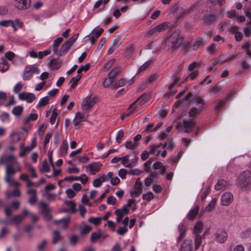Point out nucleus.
<instances>
[{
	"label": "nucleus",
	"mask_w": 251,
	"mask_h": 251,
	"mask_svg": "<svg viewBox=\"0 0 251 251\" xmlns=\"http://www.w3.org/2000/svg\"><path fill=\"white\" fill-rule=\"evenodd\" d=\"M195 249H198L201 246V241L203 239L202 237L199 234L195 235Z\"/></svg>",
	"instance_id": "nucleus-40"
},
{
	"label": "nucleus",
	"mask_w": 251,
	"mask_h": 251,
	"mask_svg": "<svg viewBox=\"0 0 251 251\" xmlns=\"http://www.w3.org/2000/svg\"><path fill=\"white\" fill-rule=\"evenodd\" d=\"M101 220V219L100 217H96V218L90 217L89 218L88 221L89 223H93L95 225L97 226V225H98L99 224H100V223Z\"/></svg>",
	"instance_id": "nucleus-58"
},
{
	"label": "nucleus",
	"mask_w": 251,
	"mask_h": 251,
	"mask_svg": "<svg viewBox=\"0 0 251 251\" xmlns=\"http://www.w3.org/2000/svg\"><path fill=\"white\" fill-rule=\"evenodd\" d=\"M203 45V40L202 38L199 37L197 38L194 42L192 48L194 50H198L200 47Z\"/></svg>",
	"instance_id": "nucleus-34"
},
{
	"label": "nucleus",
	"mask_w": 251,
	"mask_h": 251,
	"mask_svg": "<svg viewBox=\"0 0 251 251\" xmlns=\"http://www.w3.org/2000/svg\"><path fill=\"white\" fill-rule=\"evenodd\" d=\"M103 31V29L101 28H94L90 33L91 35H94V37L98 38L100 36Z\"/></svg>",
	"instance_id": "nucleus-39"
},
{
	"label": "nucleus",
	"mask_w": 251,
	"mask_h": 251,
	"mask_svg": "<svg viewBox=\"0 0 251 251\" xmlns=\"http://www.w3.org/2000/svg\"><path fill=\"white\" fill-rule=\"evenodd\" d=\"M217 202V199L214 198L212 199L211 201L208 203V204L205 207V211L207 212L211 211L215 208L216 203Z\"/></svg>",
	"instance_id": "nucleus-35"
},
{
	"label": "nucleus",
	"mask_w": 251,
	"mask_h": 251,
	"mask_svg": "<svg viewBox=\"0 0 251 251\" xmlns=\"http://www.w3.org/2000/svg\"><path fill=\"white\" fill-rule=\"evenodd\" d=\"M226 184L227 182L225 180L220 179L218 180L217 183L215 184L214 188L216 191L224 190L226 188Z\"/></svg>",
	"instance_id": "nucleus-26"
},
{
	"label": "nucleus",
	"mask_w": 251,
	"mask_h": 251,
	"mask_svg": "<svg viewBox=\"0 0 251 251\" xmlns=\"http://www.w3.org/2000/svg\"><path fill=\"white\" fill-rule=\"evenodd\" d=\"M39 209L42 214L44 215L46 219L50 220L51 218V215L50 214V208L48 204L43 201L39 203Z\"/></svg>",
	"instance_id": "nucleus-10"
},
{
	"label": "nucleus",
	"mask_w": 251,
	"mask_h": 251,
	"mask_svg": "<svg viewBox=\"0 0 251 251\" xmlns=\"http://www.w3.org/2000/svg\"><path fill=\"white\" fill-rule=\"evenodd\" d=\"M177 229L179 234L176 241L178 243L186 235V227L183 223H180L178 226Z\"/></svg>",
	"instance_id": "nucleus-16"
},
{
	"label": "nucleus",
	"mask_w": 251,
	"mask_h": 251,
	"mask_svg": "<svg viewBox=\"0 0 251 251\" xmlns=\"http://www.w3.org/2000/svg\"><path fill=\"white\" fill-rule=\"evenodd\" d=\"M91 230V226L88 225H85L84 226L80 228V233L82 235H85L88 233Z\"/></svg>",
	"instance_id": "nucleus-48"
},
{
	"label": "nucleus",
	"mask_w": 251,
	"mask_h": 251,
	"mask_svg": "<svg viewBox=\"0 0 251 251\" xmlns=\"http://www.w3.org/2000/svg\"><path fill=\"white\" fill-rule=\"evenodd\" d=\"M66 204L68 206H70L69 211H70L72 213H74L76 212V210L75 208V204L73 201H66Z\"/></svg>",
	"instance_id": "nucleus-55"
},
{
	"label": "nucleus",
	"mask_w": 251,
	"mask_h": 251,
	"mask_svg": "<svg viewBox=\"0 0 251 251\" xmlns=\"http://www.w3.org/2000/svg\"><path fill=\"white\" fill-rule=\"evenodd\" d=\"M11 185L10 186H11ZM13 186V185H12ZM21 185L19 187H16V188L12 191H6L5 192V195L7 198H10L11 197H19L21 196V194L20 191L18 189Z\"/></svg>",
	"instance_id": "nucleus-24"
},
{
	"label": "nucleus",
	"mask_w": 251,
	"mask_h": 251,
	"mask_svg": "<svg viewBox=\"0 0 251 251\" xmlns=\"http://www.w3.org/2000/svg\"><path fill=\"white\" fill-rule=\"evenodd\" d=\"M203 19L205 23L210 24L215 20L216 16L213 14H211L203 17Z\"/></svg>",
	"instance_id": "nucleus-41"
},
{
	"label": "nucleus",
	"mask_w": 251,
	"mask_h": 251,
	"mask_svg": "<svg viewBox=\"0 0 251 251\" xmlns=\"http://www.w3.org/2000/svg\"><path fill=\"white\" fill-rule=\"evenodd\" d=\"M124 136V132L122 130H119L116 135V141L120 144L122 142V138Z\"/></svg>",
	"instance_id": "nucleus-56"
},
{
	"label": "nucleus",
	"mask_w": 251,
	"mask_h": 251,
	"mask_svg": "<svg viewBox=\"0 0 251 251\" xmlns=\"http://www.w3.org/2000/svg\"><path fill=\"white\" fill-rule=\"evenodd\" d=\"M121 43L122 41L121 39H120L119 38H117L113 40L110 47L113 48L114 49L116 50L121 44Z\"/></svg>",
	"instance_id": "nucleus-51"
},
{
	"label": "nucleus",
	"mask_w": 251,
	"mask_h": 251,
	"mask_svg": "<svg viewBox=\"0 0 251 251\" xmlns=\"http://www.w3.org/2000/svg\"><path fill=\"white\" fill-rule=\"evenodd\" d=\"M19 99L22 100H26L28 103H31L36 98L33 93L23 92L19 94Z\"/></svg>",
	"instance_id": "nucleus-13"
},
{
	"label": "nucleus",
	"mask_w": 251,
	"mask_h": 251,
	"mask_svg": "<svg viewBox=\"0 0 251 251\" xmlns=\"http://www.w3.org/2000/svg\"><path fill=\"white\" fill-rule=\"evenodd\" d=\"M6 162L9 164L5 165L6 171L4 178L5 182L9 186H20V184L13 178L14 175L17 172L21 171V168L20 167L18 162L12 154L9 155L7 157L5 156H2L0 158V164H3Z\"/></svg>",
	"instance_id": "nucleus-1"
},
{
	"label": "nucleus",
	"mask_w": 251,
	"mask_h": 251,
	"mask_svg": "<svg viewBox=\"0 0 251 251\" xmlns=\"http://www.w3.org/2000/svg\"><path fill=\"white\" fill-rule=\"evenodd\" d=\"M214 235L215 236V240L218 243H223L226 240L227 234L225 229H217Z\"/></svg>",
	"instance_id": "nucleus-8"
},
{
	"label": "nucleus",
	"mask_w": 251,
	"mask_h": 251,
	"mask_svg": "<svg viewBox=\"0 0 251 251\" xmlns=\"http://www.w3.org/2000/svg\"><path fill=\"white\" fill-rule=\"evenodd\" d=\"M225 103V100H218L215 104L214 109L216 111L219 110L221 108H222Z\"/></svg>",
	"instance_id": "nucleus-54"
},
{
	"label": "nucleus",
	"mask_w": 251,
	"mask_h": 251,
	"mask_svg": "<svg viewBox=\"0 0 251 251\" xmlns=\"http://www.w3.org/2000/svg\"><path fill=\"white\" fill-rule=\"evenodd\" d=\"M37 118H38L37 114H35V113H34V114L31 113L29 114V115L27 117H26L25 119V123H27L31 120L35 121L37 119Z\"/></svg>",
	"instance_id": "nucleus-63"
},
{
	"label": "nucleus",
	"mask_w": 251,
	"mask_h": 251,
	"mask_svg": "<svg viewBox=\"0 0 251 251\" xmlns=\"http://www.w3.org/2000/svg\"><path fill=\"white\" fill-rule=\"evenodd\" d=\"M192 248V242L191 240H184L180 248V251H191Z\"/></svg>",
	"instance_id": "nucleus-19"
},
{
	"label": "nucleus",
	"mask_w": 251,
	"mask_h": 251,
	"mask_svg": "<svg viewBox=\"0 0 251 251\" xmlns=\"http://www.w3.org/2000/svg\"><path fill=\"white\" fill-rule=\"evenodd\" d=\"M239 183L243 191H247L251 182V172L246 171L242 172L239 176Z\"/></svg>",
	"instance_id": "nucleus-3"
},
{
	"label": "nucleus",
	"mask_w": 251,
	"mask_h": 251,
	"mask_svg": "<svg viewBox=\"0 0 251 251\" xmlns=\"http://www.w3.org/2000/svg\"><path fill=\"white\" fill-rule=\"evenodd\" d=\"M138 144L135 143V142L131 140L127 141L125 143L126 148L129 150H134L138 147Z\"/></svg>",
	"instance_id": "nucleus-38"
},
{
	"label": "nucleus",
	"mask_w": 251,
	"mask_h": 251,
	"mask_svg": "<svg viewBox=\"0 0 251 251\" xmlns=\"http://www.w3.org/2000/svg\"><path fill=\"white\" fill-rule=\"evenodd\" d=\"M23 111V107L21 105L15 106L12 110V113L14 115L20 117L22 115Z\"/></svg>",
	"instance_id": "nucleus-32"
},
{
	"label": "nucleus",
	"mask_w": 251,
	"mask_h": 251,
	"mask_svg": "<svg viewBox=\"0 0 251 251\" xmlns=\"http://www.w3.org/2000/svg\"><path fill=\"white\" fill-rule=\"evenodd\" d=\"M203 228V225L201 221H198L197 222L193 229V233L195 235L196 234H199L202 231Z\"/></svg>",
	"instance_id": "nucleus-27"
},
{
	"label": "nucleus",
	"mask_w": 251,
	"mask_h": 251,
	"mask_svg": "<svg viewBox=\"0 0 251 251\" xmlns=\"http://www.w3.org/2000/svg\"><path fill=\"white\" fill-rule=\"evenodd\" d=\"M195 102L196 103V107H201L202 111L205 103L204 100L201 98H198L196 99Z\"/></svg>",
	"instance_id": "nucleus-43"
},
{
	"label": "nucleus",
	"mask_w": 251,
	"mask_h": 251,
	"mask_svg": "<svg viewBox=\"0 0 251 251\" xmlns=\"http://www.w3.org/2000/svg\"><path fill=\"white\" fill-rule=\"evenodd\" d=\"M23 215H15L13 216L11 219L8 220H5L2 222L3 224H10L13 223L15 225L20 224L23 221Z\"/></svg>",
	"instance_id": "nucleus-15"
},
{
	"label": "nucleus",
	"mask_w": 251,
	"mask_h": 251,
	"mask_svg": "<svg viewBox=\"0 0 251 251\" xmlns=\"http://www.w3.org/2000/svg\"><path fill=\"white\" fill-rule=\"evenodd\" d=\"M27 194L30 196L28 202L30 204H34L37 201V192L36 190L29 188L27 191Z\"/></svg>",
	"instance_id": "nucleus-17"
},
{
	"label": "nucleus",
	"mask_w": 251,
	"mask_h": 251,
	"mask_svg": "<svg viewBox=\"0 0 251 251\" xmlns=\"http://www.w3.org/2000/svg\"><path fill=\"white\" fill-rule=\"evenodd\" d=\"M63 41V38L60 37L57 38L55 39L52 46H51L50 48L51 49L52 48L53 51L54 53H56L57 51V47L59 46V45Z\"/></svg>",
	"instance_id": "nucleus-29"
},
{
	"label": "nucleus",
	"mask_w": 251,
	"mask_h": 251,
	"mask_svg": "<svg viewBox=\"0 0 251 251\" xmlns=\"http://www.w3.org/2000/svg\"><path fill=\"white\" fill-rule=\"evenodd\" d=\"M24 84L22 83V82L20 81L18 83H17L13 88V92L15 94L19 93L23 89Z\"/></svg>",
	"instance_id": "nucleus-50"
},
{
	"label": "nucleus",
	"mask_w": 251,
	"mask_h": 251,
	"mask_svg": "<svg viewBox=\"0 0 251 251\" xmlns=\"http://www.w3.org/2000/svg\"><path fill=\"white\" fill-rule=\"evenodd\" d=\"M169 23L164 22L161 24H159L154 27H153L147 32L148 35H151L153 34H158L163 32L169 27Z\"/></svg>",
	"instance_id": "nucleus-5"
},
{
	"label": "nucleus",
	"mask_w": 251,
	"mask_h": 251,
	"mask_svg": "<svg viewBox=\"0 0 251 251\" xmlns=\"http://www.w3.org/2000/svg\"><path fill=\"white\" fill-rule=\"evenodd\" d=\"M162 145L161 143L158 144H154L150 146L149 148V151L151 154H153L155 151L157 150Z\"/></svg>",
	"instance_id": "nucleus-42"
},
{
	"label": "nucleus",
	"mask_w": 251,
	"mask_h": 251,
	"mask_svg": "<svg viewBox=\"0 0 251 251\" xmlns=\"http://www.w3.org/2000/svg\"><path fill=\"white\" fill-rule=\"evenodd\" d=\"M96 103V98L91 96L86 97L82 102L81 108L83 111L89 110Z\"/></svg>",
	"instance_id": "nucleus-7"
},
{
	"label": "nucleus",
	"mask_w": 251,
	"mask_h": 251,
	"mask_svg": "<svg viewBox=\"0 0 251 251\" xmlns=\"http://www.w3.org/2000/svg\"><path fill=\"white\" fill-rule=\"evenodd\" d=\"M196 125L195 121L192 119L190 120H184L182 122V126L184 131L186 133L190 132Z\"/></svg>",
	"instance_id": "nucleus-14"
},
{
	"label": "nucleus",
	"mask_w": 251,
	"mask_h": 251,
	"mask_svg": "<svg viewBox=\"0 0 251 251\" xmlns=\"http://www.w3.org/2000/svg\"><path fill=\"white\" fill-rule=\"evenodd\" d=\"M143 199L146 201H151L153 198V195L151 192H148L147 193L143 195Z\"/></svg>",
	"instance_id": "nucleus-64"
},
{
	"label": "nucleus",
	"mask_w": 251,
	"mask_h": 251,
	"mask_svg": "<svg viewBox=\"0 0 251 251\" xmlns=\"http://www.w3.org/2000/svg\"><path fill=\"white\" fill-rule=\"evenodd\" d=\"M183 38L179 34V32H174L165 41V48L171 52L176 50L180 46Z\"/></svg>",
	"instance_id": "nucleus-2"
},
{
	"label": "nucleus",
	"mask_w": 251,
	"mask_h": 251,
	"mask_svg": "<svg viewBox=\"0 0 251 251\" xmlns=\"http://www.w3.org/2000/svg\"><path fill=\"white\" fill-rule=\"evenodd\" d=\"M31 5V0H15V6L19 10H25Z\"/></svg>",
	"instance_id": "nucleus-12"
},
{
	"label": "nucleus",
	"mask_w": 251,
	"mask_h": 251,
	"mask_svg": "<svg viewBox=\"0 0 251 251\" xmlns=\"http://www.w3.org/2000/svg\"><path fill=\"white\" fill-rule=\"evenodd\" d=\"M87 116L85 114L81 113L79 112H77L75 114V119H76L80 122L85 121L87 120Z\"/></svg>",
	"instance_id": "nucleus-47"
},
{
	"label": "nucleus",
	"mask_w": 251,
	"mask_h": 251,
	"mask_svg": "<svg viewBox=\"0 0 251 251\" xmlns=\"http://www.w3.org/2000/svg\"><path fill=\"white\" fill-rule=\"evenodd\" d=\"M201 111V107H194L191 108L189 111L188 115L190 117L194 118L198 115Z\"/></svg>",
	"instance_id": "nucleus-28"
},
{
	"label": "nucleus",
	"mask_w": 251,
	"mask_h": 251,
	"mask_svg": "<svg viewBox=\"0 0 251 251\" xmlns=\"http://www.w3.org/2000/svg\"><path fill=\"white\" fill-rule=\"evenodd\" d=\"M121 70L120 67H116L114 68L108 74V77L109 78L114 79V78L117 75L120 73Z\"/></svg>",
	"instance_id": "nucleus-36"
},
{
	"label": "nucleus",
	"mask_w": 251,
	"mask_h": 251,
	"mask_svg": "<svg viewBox=\"0 0 251 251\" xmlns=\"http://www.w3.org/2000/svg\"><path fill=\"white\" fill-rule=\"evenodd\" d=\"M68 148V143L67 141L64 140L62 146L60 148V151L62 156L67 154Z\"/></svg>",
	"instance_id": "nucleus-30"
},
{
	"label": "nucleus",
	"mask_w": 251,
	"mask_h": 251,
	"mask_svg": "<svg viewBox=\"0 0 251 251\" xmlns=\"http://www.w3.org/2000/svg\"><path fill=\"white\" fill-rule=\"evenodd\" d=\"M47 243V241L45 239L42 240L41 242L39 243L37 245V249L39 251H43L46 247Z\"/></svg>",
	"instance_id": "nucleus-62"
},
{
	"label": "nucleus",
	"mask_w": 251,
	"mask_h": 251,
	"mask_svg": "<svg viewBox=\"0 0 251 251\" xmlns=\"http://www.w3.org/2000/svg\"><path fill=\"white\" fill-rule=\"evenodd\" d=\"M115 62L114 59H111L107 61L103 67V70L104 72L107 71L112 66Z\"/></svg>",
	"instance_id": "nucleus-49"
},
{
	"label": "nucleus",
	"mask_w": 251,
	"mask_h": 251,
	"mask_svg": "<svg viewBox=\"0 0 251 251\" xmlns=\"http://www.w3.org/2000/svg\"><path fill=\"white\" fill-rule=\"evenodd\" d=\"M137 100H136L135 101H134L133 103H132L129 107H128V110L129 111V112L128 113H124V115L126 117H128L129 116H130L131 115V113H133V112L134 111V110L137 107V105H136V103L137 102Z\"/></svg>",
	"instance_id": "nucleus-33"
},
{
	"label": "nucleus",
	"mask_w": 251,
	"mask_h": 251,
	"mask_svg": "<svg viewBox=\"0 0 251 251\" xmlns=\"http://www.w3.org/2000/svg\"><path fill=\"white\" fill-rule=\"evenodd\" d=\"M70 222V218L67 217L62 218L60 220H56L54 223L56 225H58L60 227L65 228L68 226Z\"/></svg>",
	"instance_id": "nucleus-22"
},
{
	"label": "nucleus",
	"mask_w": 251,
	"mask_h": 251,
	"mask_svg": "<svg viewBox=\"0 0 251 251\" xmlns=\"http://www.w3.org/2000/svg\"><path fill=\"white\" fill-rule=\"evenodd\" d=\"M101 163L96 162L88 164L86 166V168L87 172L89 171L93 175H94L101 170Z\"/></svg>",
	"instance_id": "nucleus-11"
},
{
	"label": "nucleus",
	"mask_w": 251,
	"mask_h": 251,
	"mask_svg": "<svg viewBox=\"0 0 251 251\" xmlns=\"http://www.w3.org/2000/svg\"><path fill=\"white\" fill-rule=\"evenodd\" d=\"M153 60L150 59L145 62L138 69V73L141 72L148 68L152 62Z\"/></svg>",
	"instance_id": "nucleus-46"
},
{
	"label": "nucleus",
	"mask_w": 251,
	"mask_h": 251,
	"mask_svg": "<svg viewBox=\"0 0 251 251\" xmlns=\"http://www.w3.org/2000/svg\"><path fill=\"white\" fill-rule=\"evenodd\" d=\"M129 155H126L123 157H121L122 164L126 168H131L135 166L138 161V157L135 156L133 159L131 161L129 160Z\"/></svg>",
	"instance_id": "nucleus-9"
},
{
	"label": "nucleus",
	"mask_w": 251,
	"mask_h": 251,
	"mask_svg": "<svg viewBox=\"0 0 251 251\" xmlns=\"http://www.w3.org/2000/svg\"><path fill=\"white\" fill-rule=\"evenodd\" d=\"M153 160V158H150L147 161L144 163V171L149 172L150 171V165L151 164Z\"/></svg>",
	"instance_id": "nucleus-59"
},
{
	"label": "nucleus",
	"mask_w": 251,
	"mask_h": 251,
	"mask_svg": "<svg viewBox=\"0 0 251 251\" xmlns=\"http://www.w3.org/2000/svg\"><path fill=\"white\" fill-rule=\"evenodd\" d=\"M39 72V70L34 65L26 66L23 74V79L25 80H29L32 77L33 74H38Z\"/></svg>",
	"instance_id": "nucleus-4"
},
{
	"label": "nucleus",
	"mask_w": 251,
	"mask_h": 251,
	"mask_svg": "<svg viewBox=\"0 0 251 251\" xmlns=\"http://www.w3.org/2000/svg\"><path fill=\"white\" fill-rule=\"evenodd\" d=\"M199 211V206H196L193 209L191 210L187 214V218L190 221L194 220L197 216Z\"/></svg>",
	"instance_id": "nucleus-21"
},
{
	"label": "nucleus",
	"mask_w": 251,
	"mask_h": 251,
	"mask_svg": "<svg viewBox=\"0 0 251 251\" xmlns=\"http://www.w3.org/2000/svg\"><path fill=\"white\" fill-rule=\"evenodd\" d=\"M105 176L106 178L107 179V181L110 180V183L113 185H116L118 184L120 182V180L118 177H113V174L112 172L108 173Z\"/></svg>",
	"instance_id": "nucleus-20"
},
{
	"label": "nucleus",
	"mask_w": 251,
	"mask_h": 251,
	"mask_svg": "<svg viewBox=\"0 0 251 251\" xmlns=\"http://www.w3.org/2000/svg\"><path fill=\"white\" fill-rule=\"evenodd\" d=\"M234 199L233 195L229 192L224 193L221 196L220 199V203L223 206H229L233 201Z\"/></svg>",
	"instance_id": "nucleus-6"
},
{
	"label": "nucleus",
	"mask_w": 251,
	"mask_h": 251,
	"mask_svg": "<svg viewBox=\"0 0 251 251\" xmlns=\"http://www.w3.org/2000/svg\"><path fill=\"white\" fill-rule=\"evenodd\" d=\"M48 60L49 66L51 69L57 70L61 67V63L52 56H50Z\"/></svg>",
	"instance_id": "nucleus-18"
},
{
	"label": "nucleus",
	"mask_w": 251,
	"mask_h": 251,
	"mask_svg": "<svg viewBox=\"0 0 251 251\" xmlns=\"http://www.w3.org/2000/svg\"><path fill=\"white\" fill-rule=\"evenodd\" d=\"M73 44L68 40L62 45L60 50V55L66 53L72 46Z\"/></svg>",
	"instance_id": "nucleus-23"
},
{
	"label": "nucleus",
	"mask_w": 251,
	"mask_h": 251,
	"mask_svg": "<svg viewBox=\"0 0 251 251\" xmlns=\"http://www.w3.org/2000/svg\"><path fill=\"white\" fill-rule=\"evenodd\" d=\"M57 116V113L56 112V109H54L51 113V116L50 119V122L51 125H53L56 121V117Z\"/></svg>",
	"instance_id": "nucleus-53"
},
{
	"label": "nucleus",
	"mask_w": 251,
	"mask_h": 251,
	"mask_svg": "<svg viewBox=\"0 0 251 251\" xmlns=\"http://www.w3.org/2000/svg\"><path fill=\"white\" fill-rule=\"evenodd\" d=\"M49 100L50 98L48 96L41 98L37 105V107L38 108L45 106L48 103Z\"/></svg>",
	"instance_id": "nucleus-37"
},
{
	"label": "nucleus",
	"mask_w": 251,
	"mask_h": 251,
	"mask_svg": "<svg viewBox=\"0 0 251 251\" xmlns=\"http://www.w3.org/2000/svg\"><path fill=\"white\" fill-rule=\"evenodd\" d=\"M61 237L60 235L59 231H54L53 232L52 243L53 244H56L57 242L61 240Z\"/></svg>",
	"instance_id": "nucleus-45"
},
{
	"label": "nucleus",
	"mask_w": 251,
	"mask_h": 251,
	"mask_svg": "<svg viewBox=\"0 0 251 251\" xmlns=\"http://www.w3.org/2000/svg\"><path fill=\"white\" fill-rule=\"evenodd\" d=\"M180 76L178 75L176 76L174 81L168 85V89L169 90L173 89V88L177 85Z\"/></svg>",
	"instance_id": "nucleus-61"
},
{
	"label": "nucleus",
	"mask_w": 251,
	"mask_h": 251,
	"mask_svg": "<svg viewBox=\"0 0 251 251\" xmlns=\"http://www.w3.org/2000/svg\"><path fill=\"white\" fill-rule=\"evenodd\" d=\"M100 232H93L91 234V237H90V240L92 242H95L97 239L100 238Z\"/></svg>",
	"instance_id": "nucleus-60"
},
{
	"label": "nucleus",
	"mask_w": 251,
	"mask_h": 251,
	"mask_svg": "<svg viewBox=\"0 0 251 251\" xmlns=\"http://www.w3.org/2000/svg\"><path fill=\"white\" fill-rule=\"evenodd\" d=\"M50 171V167L46 160H44L42 162V168L41 169L42 172H49Z\"/></svg>",
	"instance_id": "nucleus-57"
},
{
	"label": "nucleus",
	"mask_w": 251,
	"mask_h": 251,
	"mask_svg": "<svg viewBox=\"0 0 251 251\" xmlns=\"http://www.w3.org/2000/svg\"><path fill=\"white\" fill-rule=\"evenodd\" d=\"M216 44L213 43H212L210 46L207 47L206 49L207 52L209 54H213L215 53L216 50Z\"/></svg>",
	"instance_id": "nucleus-44"
},
{
	"label": "nucleus",
	"mask_w": 251,
	"mask_h": 251,
	"mask_svg": "<svg viewBox=\"0 0 251 251\" xmlns=\"http://www.w3.org/2000/svg\"><path fill=\"white\" fill-rule=\"evenodd\" d=\"M142 192V187H134V189L130 191V195L132 198L138 197Z\"/></svg>",
	"instance_id": "nucleus-31"
},
{
	"label": "nucleus",
	"mask_w": 251,
	"mask_h": 251,
	"mask_svg": "<svg viewBox=\"0 0 251 251\" xmlns=\"http://www.w3.org/2000/svg\"><path fill=\"white\" fill-rule=\"evenodd\" d=\"M149 99V96L146 94L143 95L140 98H139L137 100V102L139 101V104L142 105L144 104Z\"/></svg>",
	"instance_id": "nucleus-52"
},
{
	"label": "nucleus",
	"mask_w": 251,
	"mask_h": 251,
	"mask_svg": "<svg viewBox=\"0 0 251 251\" xmlns=\"http://www.w3.org/2000/svg\"><path fill=\"white\" fill-rule=\"evenodd\" d=\"M104 181H107V179L106 178L105 176L102 175L99 177L94 180L93 185L95 187H100L101 185L102 182Z\"/></svg>",
	"instance_id": "nucleus-25"
}]
</instances>
